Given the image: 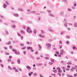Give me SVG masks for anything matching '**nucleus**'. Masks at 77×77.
Segmentation results:
<instances>
[{
  "label": "nucleus",
  "instance_id": "1",
  "mask_svg": "<svg viewBox=\"0 0 77 77\" xmlns=\"http://www.w3.org/2000/svg\"><path fill=\"white\" fill-rule=\"evenodd\" d=\"M27 28L26 29V32L27 33H32V29L30 27L27 26Z\"/></svg>",
  "mask_w": 77,
  "mask_h": 77
},
{
  "label": "nucleus",
  "instance_id": "2",
  "mask_svg": "<svg viewBox=\"0 0 77 77\" xmlns=\"http://www.w3.org/2000/svg\"><path fill=\"white\" fill-rule=\"evenodd\" d=\"M46 46L48 47V48H50L51 47V44L48 43L46 45Z\"/></svg>",
  "mask_w": 77,
  "mask_h": 77
},
{
  "label": "nucleus",
  "instance_id": "3",
  "mask_svg": "<svg viewBox=\"0 0 77 77\" xmlns=\"http://www.w3.org/2000/svg\"><path fill=\"white\" fill-rule=\"evenodd\" d=\"M49 16H50V17H55V16L54 15H53V14L51 13H50L48 14Z\"/></svg>",
  "mask_w": 77,
  "mask_h": 77
},
{
  "label": "nucleus",
  "instance_id": "4",
  "mask_svg": "<svg viewBox=\"0 0 77 77\" xmlns=\"http://www.w3.org/2000/svg\"><path fill=\"white\" fill-rule=\"evenodd\" d=\"M13 15L15 17H19V14H14Z\"/></svg>",
  "mask_w": 77,
  "mask_h": 77
},
{
  "label": "nucleus",
  "instance_id": "5",
  "mask_svg": "<svg viewBox=\"0 0 77 77\" xmlns=\"http://www.w3.org/2000/svg\"><path fill=\"white\" fill-rule=\"evenodd\" d=\"M14 53L15 54H18V55L20 54V53L19 51H16V52H14Z\"/></svg>",
  "mask_w": 77,
  "mask_h": 77
},
{
  "label": "nucleus",
  "instance_id": "6",
  "mask_svg": "<svg viewBox=\"0 0 77 77\" xmlns=\"http://www.w3.org/2000/svg\"><path fill=\"white\" fill-rule=\"evenodd\" d=\"M33 74V72H29L28 73V75H29V77H30V76H31V75L32 74Z\"/></svg>",
  "mask_w": 77,
  "mask_h": 77
},
{
  "label": "nucleus",
  "instance_id": "7",
  "mask_svg": "<svg viewBox=\"0 0 77 77\" xmlns=\"http://www.w3.org/2000/svg\"><path fill=\"white\" fill-rule=\"evenodd\" d=\"M26 68L27 69H28V70H29V69H31V67L29 66H26Z\"/></svg>",
  "mask_w": 77,
  "mask_h": 77
},
{
  "label": "nucleus",
  "instance_id": "8",
  "mask_svg": "<svg viewBox=\"0 0 77 77\" xmlns=\"http://www.w3.org/2000/svg\"><path fill=\"white\" fill-rule=\"evenodd\" d=\"M17 62H18V64H20L21 61H20V59H18L17 60Z\"/></svg>",
  "mask_w": 77,
  "mask_h": 77
},
{
  "label": "nucleus",
  "instance_id": "9",
  "mask_svg": "<svg viewBox=\"0 0 77 77\" xmlns=\"http://www.w3.org/2000/svg\"><path fill=\"white\" fill-rule=\"evenodd\" d=\"M6 7H7V5L5 4H4V5L3 6V8L4 9H6Z\"/></svg>",
  "mask_w": 77,
  "mask_h": 77
},
{
  "label": "nucleus",
  "instance_id": "10",
  "mask_svg": "<svg viewBox=\"0 0 77 77\" xmlns=\"http://www.w3.org/2000/svg\"><path fill=\"white\" fill-rule=\"evenodd\" d=\"M39 36H40L41 38H45V36H43L41 34H40L39 35Z\"/></svg>",
  "mask_w": 77,
  "mask_h": 77
},
{
  "label": "nucleus",
  "instance_id": "11",
  "mask_svg": "<svg viewBox=\"0 0 77 77\" xmlns=\"http://www.w3.org/2000/svg\"><path fill=\"white\" fill-rule=\"evenodd\" d=\"M36 65L37 66H42V64L41 63H37Z\"/></svg>",
  "mask_w": 77,
  "mask_h": 77
},
{
  "label": "nucleus",
  "instance_id": "12",
  "mask_svg": "<svg viewBox=\"0 0 77 77\" xmlns=\"http://www.w3.org/2000/svg\"><path fill=\"white\" fill-rule=\"evenodd\" d=\"M8 68L9 69H10V70H12V68L10 66H8Z\"/></svg>",
  "mask_w": 77,
  "mask_h": 77
},
{
  "label": "nucleus",
  "instance_id": "13",
  "mask_svg": "<svg viewBox=\"0 0 77 77\" xmlns=\"http://www.w3.org/2000/svg\"><path fill=\"white\" fill-rule=\"evenodd\" d=\"M27 50H29V49L30 50H32V49H33V48H32V47H28L27 48Z\"/></svg>",
  "mask_w": 77,
  "mask_h": 77
},
{
  "label": "nucleus",
  "instance_id": "14",
  "mask_svg": "<svg viewBox=\"0 0 77 77\" xmlns=\"http://www.w3.org/2000/svg\"><path fill=\"white\" fill-rule=\"evenodd\" d=\"M11 44V42L9 41L8 43L6 44V45H10Z\"/></svg>",
  "mask_w": 77,
  "mask_h": 77
},
{
  "label": "nucleus",
  "instance_id": "15",
  "mask_svg": "<svg viewBox=\"0 0 77 77\" xmlns=\"http://www.w3.org/2000/svg\"><path fill=\"white\" fill-rule=\"evenodd\" d=\"M17 35L18 36H19V37H21V35L20 33L19 32H17Z\"/></svg>",
  "mask_w": 77,
  "mask_h": 77
},
{
  "label": "nucleus",
  "instance_id": "16",
  "mask_svg": "<svg viewBox=\"0 0 77 77\" xmlns=\"http://www.w3.org/2000/svg\"><path fill=\"white\" fill-rule=\"evenodd\" d=\"M18 11H23V10L21 8H18Z\"/></svg>",
  "mask_w": 77,
  "mask_h": 77
},
{
  "label": "nucleus",
  "instance_id": "17",
  "mask_svg": "<svg viewBox=\"0 0 77 77\" xmlns=\"http://www.w3.org/2000/svg\"><path fill=\"white\" fill-rule=\"evenodd\" d=\"M11 22L12 23H17V21L14 20H11Z\"/></svg>",
  "mask_w": 77,
  "mask_h": 77
},
{
  "label": "nucleus",
  "instance_id": "18",
  "mask_svg": "<svg viewBox=\"0 0 77 77\" xmlns=\"http://www.w3.org/2000/svg\"><path fill=\"white\" fill-rule=\"evenodd\" d=\"M20 32L22 34H25V32L23 30H20Z\"/></svg>",
  "mask_w": 77,
  "mask_h": 77
},
{
  "label": "nucleus",
  "instance_id": "19",
  "mask_svg": "<svg viewBox=\"0 0 77 77\" xmlns=\"http://www.w3.org/2000/svg\"><path fill=\"white\" fill-rule=\"evenodd\" d=\"M53 64V63L52 62H50L49 63V64L50 65H52Z\"/></svg>",
  "mask_w": 77,
  "mask_h": 77
},
{
  "label": "nucleus",
  "instance_id": "20",
  "mask_svg": "<svg viewBox=\"0 0 77 77\" xmlns=\"http://www.w3.org/2000/svg\"><path fill=\"white\" fill-rule=\"evenodd\" d=\"M11 26L13 28H15V27H16V26L15 25H11Z\"/></svg>",
  "mask_w": 77,
  "mask_h": 77
},
{
  "label": "nucleus",
  "instance_id": "21",
  "mask_svg": "<svg viewBox=\"0 0 77 77\" xmlns=\"http://www.w3.org/2000/svg\"><path fill=\"white\" fill-rule=\"evenodd\" d=\"M64 26L65 27H67V23H65L64 25Z\"/></svg>",
  "mask_w": 77,
  "mask_h": 77
},
{
  "label": "nucleus",
  "instance_id": "22",
  "mask_svg": "<svg viewBox=\"0 0 77 77\" xmlns=\"http://www.w3.org/2000/svg\"><path fill=\"white\" fill-rule=\"evenodd\" d=\"M74 26L75 27H77V23H75V24L74 25Z\"/></svg>",
  "mask_w": 77,
  "mask_h": 77
},
{
  "label": "nucleus",
  "instance_id": "23",
  "mask_svg": "<svg viewBox=\"0 0 77 77\" xmlns=\"http://www.w3.org/2000/svg\"><path fill=\"white\" fill-rule=\"evenodd\" d=\"M60 15L61 16H63V14H64V13L63 12H60Z\"/></svg>",
  "mask_w": 77,
  "mask_h": 77
},
{
  "label": "nucleus",
  "instance_id": "24",
  "mask_svg": "<svg viewBox=\"0 0 77 77\" xmlns=\"http://www.w3.org/2000/svg\"><path fill=\"white\" fill-rule=\"evenodd\" d=\"M33 32L34 34H36V33H37L36 30L35 29H34Z\"/></svg>",
  "mask_w": 77,
  "mask_h": 77
},
{
  "label": "nucleus",
  "instance_id": "25",
  "mask_svg": "<svg viewBox=\"0 0 77 77\" xmlns=\"http://www.w3.org/2000/svg\"><path fill=\"white\" fill-rule=\"evenodd\" d=\"M67 10L69 12H71L72 11V10H71V9H70V8H68Z\"/></svg>",
  "mask_w": 77,
  "mask_h": 77
},
{
  "label": "nucleus",
  "instance_id": "26",
  "mask_svg": "<svg viewBox=\"0 0 77 77\" xmlns=\"http://www.w3.org/2000/svg\"><path fill=\"white\" fill-rule=\"evenodd\" d=\"M50 60L52 62H53L54 63V60L51 58L50 59Z\"/></svg>",
  "mask_w": 77,
  "mask_h": 77
},
{
  "label": "nucleus",
  "instance_id": "27",
  "mask_svg": "<svg viewBox=\"0 0 77 77\" xmlns=\"http://www.w3.org/2000/svg\"><path fill=\"white\" fill-rule=\"evenodd\" d=\"M6 3L7 5H9V2L8 1H6Z\"/></svg>",
  "mask_w": 77,
  "mask_h": 77
},
{
  "label": "nucleus",
  "instance_id": "28",
  "mask_svg": "<svg viewBox=\"0 0 77 77\" xmlns=\"http://www.w3.org/2000/svg\"><path fill=\"white\" fill-rule=\"evenodd\" d=\"M62 69H63V70H65L66 69V68H65V67H61Z\"/></svg>",
  "mask_w": 77,
  "mask_h": 77
},
{
  "label": "nucleus",
  "instance_id": "29",
  "mask_svg": "<svg viewBox=\"0 0 77 77\" xmlns=\"http://www.w3.org/2000/svg\"><path fill=\"white\" fill-rule=\"evenodd\" d=\"M64 2H65L66 5H67V1H66V0H64Z\"/></svg>",
  "mask_w": 77,
  "mask_h": 77
},
{
  "label": "nucleus",
  "instance_id": "30",
  "mask_svg": "<svg viewBox=\"0 0 77 77\" xmlns=\"http://www.w3.org/2000/svg\"><path fill=\"white\" fill-rule=\"evenodd\" d=\"M30 12L31 13H32V14H34V13L35 14V12H36V11H32Z\"/></svg>",
  "mask_w": 77,
  "mask_h": 77
},
{
  "label": "nucleus",
  "instance_id": "31",
  "mask_svg": "<svg viewBox=\"0 0 77 77\" xmlns=\"http://www.w3.org/2000/svg\"><path fill=\"white\" fill-rule=\"evenodd\" d=\"M5 33L7 35H9V33H8V31H5Z\"/></svg>",
  "mask_w": 77,
  "mask_h": 77
},
{
  "label": "nucleus",
  "instance_id": "32",
  "mask_svg": "<svg viewBox=\"0 0 77 77\" xmlns=\"http://www.w3.org/2000/svg\"><path fill=\"white\" fill-rule=\"evenodd\" d=\"M41 33H42H42H43V34L45 33V32H44V31H43V30H41Z\"/></svg>",
  "mask_w": 77,
  "mask_h": 77
},
{
  "label": "nucleus",
  "instance_id": "33",
  "mask_svg": "<svg viewBox=\"0 0 77 77\" xmlns=\"http://www.w3.org/2000/svg\"><path fill=\"white\" fill-rule=\"evenodd\" d=\"M38 47L39 48H40V49H41L42 48V47L40 45H38Z\"/></svg>",
  "mask_w": 77,
  "mask_h": 77
},
{
  "label": "nucleus",
  "instance_id": "34",
  "mask_svg": "<svg viewBox=\"0 0 77 77\" xmlns=\"http://www.w3.org/2000/svg\"><path fill=\"white\" fill-rule=\"evenodd\" d=\"M73 47L72 48L73 50H75V49H77V48H76L74 46V45H73Z\"/></svg>",
  "mask_w": 77,
  "mask_h": 77
},
{
  "label": "nucleus",
  "instance_id": "35",
  "mask_svg": "<svg viewBox=\"0 0 77 77\" xmlns=\"http://www.w3.org/2000/svg\"><path fill=\"white\" fill-rule=\"evenodd\" d=\"M74 6H75V7H76V6H77L76 2H74Z\"/></svg>",
  "mask_w": 77,
  "mask_h": 77
},
{
  "label": "nucleus",
  "instance_id": "36",
  "mask_svg": "<svg viewBox=\"0 0 77 77\" xmlns=\"http://www.w3.org/2000/svg\"><path fill=\"white\" fill-rule=\"evenodd\" d=\"M58 72H62V70L60 69V70H58Z\"/></svg>",
  "mask_w": 77,
  "mask_h": 77
},
{
  "label": "nucleus",
  "instance_id": "37",
  "mask_svg": "<svg viewBox=\"0 0 77 77\" xmlns=\"http://www.w3.org/2000/svg\"><path fill=\"white\" fill-rule=\"evenodd\" d=\"M66 44H69V42L67 41L66 42Z\"/></svg>",
  "mask_w": 77,
  "mask_h": 77
},
{
  "label": "nucleus",
  "instance_id": "38",
  "mask_svg": "<svg viewBox=\"0 0 77 77\" xmlns=\"http://www.w3.org/2000/svg\"><path fill=\"white\" fill-rule=\"evenodd\" d=\"M41 17H38V21H39L40 20H41Z\"/></svg>",
  "mask_w": 77,
  "mask_h": 77
},
{
  "label": "nucleus",
  "instance_id": "39",
  "mask_svg": "<svg viewBox=\"0 0 77 77\" xmlns=\"http://www.w3.org/2000/svg\"><path fill=\"white\" fill-rule=\"evenodd\" d=\"M70 71L72 72H73V71H74V69H70Z\"/></svg>",
  "mask_w": 77,
  "mask_h": 77
},
{
  "label": "nucleus",
  "instance_id": "40",
  "mask_svg": "<svg viewBox=\"0 0 77 77\" xmlns=\"http://www.w3.org/2000/svg\"><path fill=\"white\" fill-rule=\"evenodd\" d=\"M72 63H71V62H68L67 63V65H70Z\"/></svg>",
  "mask_w": 77,
  "mask_h": 77
},
{
  "label": "nucleus",
  "instance_id": "41",
  "mask_svg": "<svg viewBox=\"0 0 77 77\" xmlns=\"http://www.w3.org/2000/svg\"><path fill=\"white\" fill-rule=\"evenodd\" d=\"M26 47H24L21 48L22 50H25L26 49Z\"/></svg>",
  "mask_w": 77,
  "mask_h": 77
},
{
  "label": "nucleus",
  "instance_id": "42",
  "mask_svg": "<svg viewBox=\"0 0 77 77\" xmlns=\"http://www.w3.org/2000/svg\"><path fill=\"white\" fill-rule=\"evenodd\" d=\"M21 46H24V45L22 43L20 44Z\"/></svg>",
  "mask_w": 77,
  "mask_h": 77
},
{
  "label": "nucleus",
  "instance_id": "43",
  "mask_svg": "<svg viewBox=\"0 0 77 77\" xmlns=\"http://www.w3.org/2000/svg\"><path fill=\"white\" fill-rule=\"evenodd\" d=\"M15 72H18L19 71L17 69H16L15 70Z\"/></svg>",
  "mask_w": 77,
  "mask_h": 77
},
{
  "label": "nucleus",
  "instance_id": "44",
  "mask_svg": "<svg viewBox=\"0 0 77 77\" xmlns=\"http://www.w3.org/2000/svg\"><path fill=\"white\" fill-rule=\"evenodd\" d=\"M1 66L2 67V68H3L4 67V66L2 64H1Z\"/></svg>",
  "mask_w": 77,
  "mask_h": 77
},
{
  "label": "nucleus",
  "instance_id": "45",
  "mask_svg": "<svg viewBox=\"0 0 77 77\" xmlns=\"http://www.w3.org/2000/svg\"><path fill=\"white\" fill-rule=\"evenodd\" d=\"M72 9H75V7L74 6L72 7Z\"/></svg>",
  "mask_w": 77,
  "mask_h": 77
},
{
  "label": "nucleus",
  "instance_id": "46",
  "mask_svg": "<svg viewBox=\"0 0 77 77\" xmlns=\"http://www.w3.org/2000/svg\"><path fill=\"white\" fill-rule=\"evenodd\" d=\"M48 42H51V41H52V40L51 39H50L48 40Z\"/></svg>",
  "mask_w": 77,
  "mask_h": 77
},
{
  "label": "nucleus",
  "instance_id": "47",
  "mask_svg": "<svg viewBox=\"0 0 77 77\" xmlns=\"http://www.w3.org/2000/svg\"><path fill=\"white\" fill-rule=\"evenodd\" d=\"M5 54L6 55H9V53H6Z\"/></svg>",
  "mask_w": 77,
  "mask_h": 77
},
{
  "label": "nucleus",
  "instance_id": "48",
  "mask_svg": "<svg viewBox=\"0 0 77 77\" xmlns=\"http://www.w3.org/2000/svg\"><path fill=\"white\" fill-rule=\"evenodd\" d=\"M58 57H62V55H61L60 54H58L57 55Z\"/></svg>",
  "mask_w": 77,
  "mask_h": 77
},
{
  "label": "nucleus",
  "instance_id": "49",
  "mask_svg": "<svg viewBox=\"0 0 77 77\" xmlns=\"http://www.w3.org/2000/svg\"><path fill=\"white\" fill-rule=\"evenodd\" d=\"M13 70H15L16 69V68L14 67H13Z\"/></svg>",
  "mask_w": 77,
  "mask_h": 77
},
{
  "label": "nucleus",
  "instance_id": "50",
  "mask_svg": "<svg viewBox=\"0 0 77 77\" xmlns=\"http://www.w3.org/2000/svg\"><path fill=\"white\" fill-rule=\"evenodd\" d=\"M47 12H48L49 13H51V11H50L49 10H47Z\"/></svg>",
  "mask_w": 77,
  "mask_h": 77
},
{
  "label": "nucleus",
  "instance_id": "51",
  "mask_svg": "<svg viewBox=\"0 0 77 77\" xmlns=\"http://www.w3.org/2000/svg\"><path fill=\"white\" fill-rule=\"evenodd\" d=\"M4 49L5 50H8V48H6V47H4Z\"/></svg>",
  "mask_w": 77,
  "mask_h": 77
},
{
  "label": "nucleus",
  "instance_id": "52",
  "mask_svg": "<svg viewBox=\"0 0 77 77\" xmlns=\"http://www.w3.org/2000/svg\"><path fill=\"white\" fill-rule=\"evenodd\" d=\"M45 59H46V60H47L48 59H49V58L48 57H45Z\"/></svg>",
  "mask_w": 77,
  "mask_h": 77
},
{
  "label": "nucleus",
  "instance_id": "53",
  "mask_svg": "<svg viewBox=\"0 0 77 77\" xmlns=\"http://www.w3.org/2000/svg\"><path fill=\"white\" fill-rule=\"evenodd\" d=\"M35 54H38V51H36V52L35 53Z\"/></svg>",
  "mask_w": 77,
  "mask_h": 77
},
{
  "label": "nucleus",
  "instance_id": "54",
  "mask_svg": "<svg viewBox=\"0 0 77 77\" xmlns=\"http://www.w3.org/2000/svg\"><path fill=\"white\" fill-rule=\"evenodd\" d=\"M64 33V32H63V31H62V32H60L61 35H62Z\"/></svg>",
  "mask_w": 77,
  "mask_h": 77
},
{
  "label": "nucleus",
  "instance_id": "55",
  "mask_svg": "<svg viewBox=\"0 0 77 77\" xmlns=\"http://www.w3.org/2000/svg\"><path fill=\"white\" fill-rule=\"evenodd\" d=\"M0 17L1 18H4V17L2 15H1Z\"/></svg>",
  "mask_w": 77,
  "mask_h": 77
},
{
  "label": "nucleus",
  "instance_id": "56",
  "mask_svg": "<svg viewBox=\"0 0 77 77\" xmlns=\"http://www.w3.org/2000/svg\"><path fill=\"white\" fill-rule=\"evenodd\" d=\"M33 75L34 76H36V75H37V73H35Z\"/></svg>",
  "mask_w": 77,
  "mask_h": 77
},
{
  "label": "nucleus",
  "instance_id": "57",
  "mask_svg": "<svg viewBox=\"0 0 77 77\" xmlns=\"http://www.w3.org/2000/svg\"><path fill=\"white\" fill-rule=\"evenodd\" d=\"M55 53H56V54H59V52H58L57 51H56L55 52Z\"/></svg>",
  "mask_w": 77,
  "mask_h": 77
},
{
  "label": "nucleus",
  "instance_id": "58",
  "mask_svg": "<svg viewBox=\"0 0 77 77\" xmlns=\"http://www.w3.org/2000/svg\"><path fill=\"white\" fill-rule=\"evenodd\" d=\"M12 51H17V50L16 49H13Z\"/></svg>",
  "mask_w": 77,
  "mask_h": 77
},
{
  "label": "nucleus",
  "instance_id": "59",
  "mask_svg": "<svg viewBox=\"0 0 77 77\" xmlns=\"http://www.w3.org/2000/svg\"><path fill=\"white\" fill-rule=\"evenodd\" d=\"M10 49H12V46H10L9 47Z\"/></svg>",
  "mask_w": 77,
  "mask_h": 77
},
{
  "label": "nucleus",
  "instance_id": "60",
  "mask_svg": "<svg viewBox=\"0 0 77 77\" xmlns=\"http://www.w3.org/2000/svg\"><path fill=\"white\" fill-rule=\"evenodd\" d=\"M33 70H36V67H34L33 68Z\"/></svg>",
  "mask_w": 77,
  "mask_h": 77
},
{
  "label": "nucleus",
  "instance_id": "61",
  "mask_svg": "<svg viewBox=\"0 0 77 77\" xmlns=\"http://www.w3.org/2000/svg\"><path fill=\"white\" fill-rule=\"evenodd\" d=\"M76 18V17L75 16H74L73 18H74V20H75V19Z\"/></svg>",
  "mask_w": 77,
  "mask_h": 77
},
{
  "label": "nucleus",
  "instance_id": "62",
  "mask_svg": "<svg viewBox=\"0 0 77 77\" xmlns=\"http://www.w3.org/2000/svg\"><path fill=\"white\" fill-rule=\"evenodd\" d=\"M23 53L25 55L26 54V52L25 51H23Z\"/></svg>",
  "mask_w": 77,
  "mask_h": 77
},
{
  "label": "nucleus",
  "instance_id": "63",
  "mask_svg": "<svg viewBox=\"0 0 77 77\" xmlns=\"http://www.w3.org/2000/svg\"><path fill=\"white\" fill-rule=\"evenodd\" d=\"M66 38H69V36H66Z\"/></svg>",
  "mask_w": 77,
  "mask_h": 77
},
{
  "label": "nucleus",
  "instance_id": "64",
  "mask_svg": "<svg viewBox=\"0 0 77 77\" xmlns=\"http://www.w3.org/2000/svg\"><path fill=\"white\" fill-rule=\"evenodd\" d=\"M66 71H69V70H70V69H68V68H67L66 69Z\"/></svg>",
  "mask_w": 77,
  "mask_h": 77
}]
</instances>
